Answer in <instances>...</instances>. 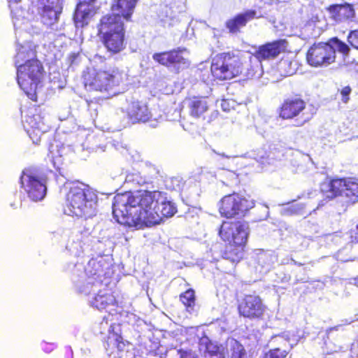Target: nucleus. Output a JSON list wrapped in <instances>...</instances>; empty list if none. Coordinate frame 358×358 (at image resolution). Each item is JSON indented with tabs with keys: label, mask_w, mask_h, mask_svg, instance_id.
Here are the masks:
<instances>
[{
	"label": "nucleus",
	"mask_w": 358,
	"mask_h": 358,
	"mask_svg": "<svg viewBox=\"0 0 358 358\" xmlns=\"http://www.w3.org/2000/svg\"><path fill=\"white\" fill-rule=\"evenodd\" d=\"M176 213L173 203L159 191L140 190L117 194L113 198V214L121 224L143 229L159 224L163 217Z\"/></svg>",
	"instance_id": "obj_1"
},
{
	"label": "nucleus",
	"mask_w": 358,
	"mask_h": 358,
	"mask_svg": "<svg viewBox=\"0 0 358 358\" xmlns=\"http://www.w3.org/2000/svg\"><path fill=\"white\" fill-rule=\"evenodd\" d=\"M65 213L69 215L91 218L97 213L98 197L96 192L88 185L74 182L66 183Z\"/></svg>",
	"instance_id": "obj_2"
},
{
	"label": "nucleus",
	"mask_w": 358,
	"mask_h": 358,
	"mask_svg": "<svg viewBox=\"0 0 358 358\" xmlns=\"http://www.w3.org/2000/svg\"><path fill=\"white\" fill-rule=\"evenodd\" d=\"M336 50L346 55L350 48L337 38H333L328 43H315L307 52V61L310 65L315 67L328 66L335 61Z\"/></svg>",
	"instance_id": "obj_3"
},
{
	"label": "nucleus",
	"mask_w": 358,
	"mask_h": 358,
	"mask_svg": "<svg viewBox=\"0 0 358 358\" xmlns=\"http://www.w3.org/2000/svg\"><path fill=\"white\" fill-rule=\"evenodd\" d=\"M99 32L109 52L117 53L124 49L123 22L118 17L103 16L100 20Z\"/></svg>",
	"instance_id": "obj_4"
},
{
	"label": "nucleus",
	"mask_w": 358,
	"mask_h": 358,
	"mask_svg": "<svg viewBox=\"0 0 358 358\" xmlns=\"http://www.w3.org/2000/svg\"><path fill=\"white\" fill-rule=\"evenodd\" d=\"M84 84L87 90L109 92L123 80V73L117 68L107 71L89 69L83 74Z\"/></svg>",
	"instance_id": "obj_5"
},
{
	"label": "nucleus",
	"mask_w": 358,
	"mask_h": 358,
	"mask_svg": "<svg viewBox=\"0 0 358 358\" xmlns=\"http://www.w3.org/2000/svg\"><path fill=\"white\" fill-rule=\"evenodd\" d=\"M43 76V67L40 61H32L17 66V80L27 96L35 101L36 91Z\"/></svg>",
	"instance_id": "obj_6"
},
{
	"label": "nucleus",
	"mask_w": 358,
	"mask_h": 358,
	"mask_svg": "<svg viewBox=\"0 0 358 358\" xmlns=\"http://www.w3.org/2000/svg\"><path fill=\"white\" fill-rule=\"evenodd\" d=\"M241 65L237 55L229 52L217 55L212 61V76L220 80L231 79L242 73Z\"/></svg>",
	"instance_id": "obj_7"
},
{
	"label": "nucleus",
	"mask_w": 358,
	"mask_h": 358,
	"mask_svg": "<svg viewBox=\"0 0 358 358\" xmlns=\"http://www.w3.org/2000/svg\"><path fill=\"white\" fill-rule=\"evenodd\" d=\"M321 189L329 199L340 195L352 203L358 201V180L355 178L334 179L322 184Z\"/></svg>",
	"instance_id": "obj_8"
},
{
	"label": "nucleus",
	"mask_w": 358,
	"mask_h": 358,
	"mask_svg": "<svg viewBox=\"0 0 358 358\" xmlns=\"http://www.w3.org/2000/svg\"><path fill=\"white\" fill-rule=\"evenodd\" d=\"M21 187L33 201H41L46 194V186L38 172L32 169H24L20 177Z\"/></svg>",
	"instance_id": "obj_9"
},
{
	"label": "nucleus",
	"mask_w": 358,
	"mask_h": 358,
	"mask_svg": "<svg viewBox=\"0 0 358 358\" xmlns=\"http://www.w3.org/2000/svg\"><path fill=\"white\" fill-rule=\"evenodd\" d=\"M253 206L254 203L252 201H248L238 194H232L222 199L219 210L222 216L230 218L243 214Z\"/></svg>",
	"instance_id": "obj_10"
},
{
	"label": "nucleus",
	"mask_w": 358,
	"mask_h": 358,
	"mask_svg": "<svg viewBox=\"0 0 358 358\" xmlns=\"http://www.w3.org/2000/svg\"><path fill=\"white\" fill-rule=\"evenodd\" d=\"M86 271L90 277L88 279L86 287L80 290L86 294L91 292L88 290V285H92V287H96L99 282L103 281L102 278H108L112 273L110 264L103 257L90 260Z\"/></svg>",
	"instance_id": "obj_11"
},
{
	"label": "nucleus",
	"mask_w": 358,
	"mask_h": 358,
	"mask_svg": "<svg viewBox=\"0 0 358 358\" xmlns=\"http://www.w3.org/2000/svg\"><path fill=\"white\" fill-rule=\"evenodd\" d=\"M248 234V224L241 222H224L219 231V235L224 241L245 245Z\"/></svg>",
	"instance_id": "obj_12"
},
{
	"label": "nucleus",
	"mask_w": 358,
	"mask_h": 358,
	"mask_svg": "<svg viewBox=\"0 0 358 358\" xmlns=\"http://www.w3.org/2000/svg\"><path fill=\"white\" fill-rule=\"evenodd\" d=\"M43 24L52 27L58 21L63 9V0H32Z\"/></svg>",
	"instance_id": "obj_13"
},
{
	"label": "nucleus",
	"mask_w": 358,
	"mask_h": 358,
	"mask_svg": "<svg viewBox=\"0 0 358 358\" xmlns=\"http://www.w3.org/2000/svg\"><path fill=\"white\" fill-rule=\"evenodd\" d=\"M126 112L132 122H149L150 126L153 127L164 119L161 114L156 113L155 109L150 111L145 104L138 101L129 102L126 108Z\"/></svg>",
	"instance_id": "obj_14"
},
{
	"label": "nucleus",
	"mask_w": 358,
	"mask_h": 358,
	"mask_svg": "<svg viewBox=\"0 0 358 358\" xmlns=\"http://www.w3.org/2000/svg\"><path fill=\"white\" fill-rule=\"evenodd\" d=\"M187 55L186 50H174L169 52H164L160 53H155L152 59L159 64L173 67L176 70L185 69L189 64L188 59L186 57Z\"/></svg>",
	"instance_id": "obj_15"
},
{
	"label": "nucleus",
	"mask_w": 358,
	"mask_h": 358,
	"mask_svg": "<svg viewBox=\"0 0 358 358\" xmlns=\"http://www.w3.org/2000/svg\"><path fill=\"white\" fill-rule=\"evenodd\" d=\"M238 310L240 315L245 317L261 319L266 311V306L258 296L247 295L240 303Z\"/></svg>",
	"instance_id": "obj_16"
},
{
	"label": "nucleus",
	"mask_w": 358,
	"mask_h": 358,
	"mask_svg": "<svg viewBox=\"0 0 358 358\" xmlns=\"http://www.w3.org/2000/svg\"><path fill=\"white\" fill-rule=\"evenodd\" d=\"M25 122L27 125H24V127L27 134L34 143L38 144L41 135L48 131L49 126L44 124L42 117L38 114L27 117Z\"/></svg>",
	"instance_id": "obj_17"
},
{
	"label": "nucleus",
	"mask_w": 358,
	"mask_h": 358,
	"mask_svg": "<svg viewBox=\"0 0 358 358\" xmlns=\"http://www.w3.org/2000/svg\"><path fill=\"white\" fill-rule=\"evenodd\" d=\"M36 45L31 41L18 43L16 48L15 64L17 66L23 64H29L32 61H39L36 58Z\"/></svg>",
	"instance_id": "obj_18"
},
{
	"label": "nucleus",
	"mask_w": 358,
	"mask_h": 358,
	"mask_svg": "<svg viewBox=\"0 0 358 358\" xmlns=\"http://www.w3.org/2000/svg\"><path fill=\"white\" fill-rule=\"evenodd\" d=\"M286 48L287 41L285 40H278L260 46L253 56L260 62L262 59L275 58L280 53L284 52Z\"/></svg>",
	"instance_id": "obj_19"
},
{
	"label": "nucleus",
	"mask_w": 358,
	"mask_h": 358,
	"mask_svg": "<svg viewBox=\"0 0 358 358\" xmlns=\"http://www.w3.org/2000/svg\"><path fill=\"white\" fill-rule=\"evenodd\" d=\"M327 11L329 17L336 22L352 20L355 16L354 8L349 3L331 5Z\"/></svg>",
	"instance_id": "obj_20"
},
{
	"label": "nucleus",
	"mask_w": 358,
	"mask_h": 358,
	"mask_svg": "<svg viewBox=\"0 0 358 358\" xmlns=\"http://www.w3.org/2000/svg\"><path fill=\"white\" fill-rule=\"evenodd\" d=\"M305 108L306 103L301 99H287L281 106L280 116L282 119H292L299 115Z\"/></svg>",
	"instance_id": "obj_21"
},
{
	"label": "nucleus",
	"mask_w": 358,
	"mask_h": 358,
	"mask_svg": "<svg viewBox=\"0 0 358 358\" xmlns=\"http://www.w3.org/2000/svg\"><path fill=\"white\" fill-rule=\"evenodd\" d=\"M136 3V0H117L112 5V14L105 16L118 17L120 21H122V17L129 20L134 12Z\"/></svg>",
	"instance_id": "obj_22"
},
{
	"label": "nucleus",
	"mask_w": 358,
	"mask_h": 358,
	"mask_svg": "<svg viewBox=\"0 0 358 358\" xmlns=\"http://www.w3.org/2000/svg\"><path fill=\"white\" fill-rule=\"evenodd\" d=\"M255 15L256 11L248 10L229 20L226 22V26L230 32L236 33L241 28L245 27L248 21L252 20Z\"/></svg>",
	"instance_id": "obj_23"
},
{
	"label": "nucleus",
	"mask_w": 358,
	"mask_h": 358,
	"mask_svg": "<svg viewBox=\"0 0 358 358\" xmlns=\"http://www.w3.org/2000/svg\"><path fill=\"white\" fill-rule=\"evenodd\" d=\"M93 14L92 4L78 3L73 17L76 26L83 27L87 24Z\"/></svg>",
	"instance_id": "obj_24"
},
{
	"label": "nucleus",
	"mask_w": 358,
	"mask_h": 358,
	"mask_svg": "<svg viewBox=\"0 0 358 358\" xmlns=\"http://www.w3.org/2000/svg\"><path fill=\"white\" fill-rule=\"evenodd\" d=\"M93 14L92 4L78 3L73 17L76 26L83 27L87 24Z\"/></svg>",
	"instance_id": "obj_25"
},
{
	"label": "nucleus",
	"mask_w": 358,
	"mask_h": 358,
	"mask_svg": "<svg viewBox=\"0 0 358 358\" xmlns=\"http://www.w3.org/2000/svg\"><path fill=\"white\" fill-rule=\"evenodd\" d=\"M115 299L109 290H100L92 299L90 305L99 310L106 309L108 306L115 303Z\"/></svg>",
	"instance_id": "obj_26"
},
{
	"label": "nucleus",
	"mask_w": 358,
	"mask_h": 358,
	"mask_svg": "<svg viewBox=\"0 0 358 358\" xmlns=\"http://www.w3.org/2000/svg\"><path fill=\"white\" fill-rule=\"evenodd\" d=\"M244 247L245 245L229 243L222 252V257L233 263L238 262L243 258Z\"/></svg>",
	"instance_id": "obj_27"
},
{
	"label": "nucleus",
	"mask_w": 358,
	"mask_h": 358,
	"mask_svg": "<svg viewBox=\"0 0 358 358\" xmlns=\"http://www.w3.org/2000/svg\"><path fill=\"white\" fill-rule=\"evenodd\" d=\"M263 69L261 62L253 55L250 57V68H247L242 73L248 79H258L263 75Z\"/></svg>",
	"instance_id": "obj_28"
},
{
	"label": "nucleus",
	"mask_w": 358,
	"mask_h": 358,
	"mask_svg": "<svg viewBox=\"0 0 358 358\" xmlns=\"http://www.w3.org/2000/svg\"><path fill=\"white\" fill-rule=\"evenodd\" d=\"M189 108L192 117H199L207 111L208 105L205 99L194 98L189 101Z\"/></svg>",
	"instance_id": "obj_29"
},
{
	"label": "nucleus",
	"mask_w": 358,
	"mask_h": 358,
	"mask_svg": "<svg viewBox=\"0 0 358 358\" xmlns=\"http://www.w3.org/2000/svg\"><path fill=\"white\" fill-rule=\"evenodd\" d=\"M227 347L231 358H251L244 346L235 339L229 340Z\"/></svg>",
	"instance_id": "obj_30"
},
{
	"label": "nucleus",
	"mask_w": 358,
	"mask_h": 358,
	"mask_svg": "<svg viewBox=\"0 0 358 358\" xmlns=\"http://www.w3.org/2000/svg\"><path fill=\"white\" fill-rule=\"evenodd\" d=\"M206 358H225L224 348L210 343L206 345Z\"/></svg>",
	"instance_id": "obj_31"
},
{
	"label": "nucleus",
	"mask_w": 358,
	"mask_h": 358,
	"mask_svg": "<svg viewBox=\"0 0 358 358\" xmlns=\"http://www.w3.org/2000/svg\"><path fill=\"white\" fill-rule=\"evenodd\" d=\"M276 257L271 254L262 253L259 257V264L262 266L263 271L262 272L266 273L268 271L273 265L276 262Z\"/></svg>",
	"instance_id": "obj_32"
},
{
	"label": "nucleus",
	"mask_w": 358,
	"mask_h": 358,
	"mask_svg": "<svg viewBox=\"0 0 358 358\" xmlns=\"http://www.w3.org/2000/svg\"><path fill=\"white\" fill-rule=\"evenodd\" d=\"M107 345L112 349L116 348L118 351H122L125 347L122 338L120 335L110 331L107 339Z\"/></svg>",
	"instance_id": "obj_33"
},
{
	"label": "nucleus",
	"mask_w": 358,
	"mask_h": 358,
	"mask_svg": "<svg viewBox=\"0 0 358 358\" xmlns=\"http://www.w3.org/2000/svg\"><path fill=\"white\" fill-rule=\"evenodd\" d=\"M180 301L187 308H192L195 303L194 292L188 289L180 295Z\"/></svg>",
	"instance_id": "obj_34"
},
{
	"label": "nucleus",
	"mask_w": 358,
	"mask_h": 358,
	"mask_svg": "<svg viewBox=\"0 0 358 358\" xmlns=\"http://www.w3.org/2000/svg\"><path fill=\"white\" fill-rule=\"evenodd\" d=\"M304 205L303 203H294L285 209V212L289 215H303Z\"/></svg>",
	"instance_id": "obj_35"
},
{
	"label": "nucleus",
	"mask_w": 358,
	"mask_h": 358,
	"mask_svg": "<svg viewBox=\"0 0 358 358\" xmlns=\"http://www.w3.org/2000/svg\"><path fill=\"white\" fill-rule=\"evenodd\" d=\"M11 13L13 15V25L15 27H20V21L24 18V11L20 10L17 8H11Z\"/></svg>",
	"instance_id": "obj_36"
},
{
	"label": "nucleus",
	"mask_w": 358,
	"mask_h": 358,
	"mask_svg": "<svg viewBox=\"0 0 358 358\" xmlns=\"http://www.w3.org/2000/svg\"><path fill=\"white\" fill-rule=\"evenodd\" d=\"M287 355L286 350H282L279 348H275L269 351L266 354L264 358H285Z\"/></svg>",
	"instance_id": "obj_37"
},
{
	"label": "nucleus",
	"mask_w": 358,
	"mask_h": 358,
	"mask_svg": "<svg viewBox=\"0 0 358 358\" xmlns=\"http://www.w3.org/2000/svg\"><path fill=\"white\" fill-rule=\"evenodd\" d=\"M168 356L169 357H173L175 358H196L192 353L182 350H173Z\"/></svg>",
	"instance_id": "obj_38"
},
{
	"label": "nucleus",
	"mask_w": 358,
	"mask_h": 358,
	"mask_svg": "<svg viewBox=\"0 0 358 358\" xmlns=\"http://www.w3.org/2000/svg\"><path fill=\"white\" fill-rule=\"evenodd\" d=\"M62 154L59 150H55V147L53 145H52L50 148V154L49 157L52 159V162L54 164H56L57 163H60L59 158L62 157Z\"/></svg>",
	"instance_id": "obj_39"
},
{
	"label": "nucleus",
	"mask_w": 358,
	"mask_h": 358,
	"mask_svg": "<svg viewBox=\"0 0 358 358\" xmlns=\"http://www.w3.org/2000/svg\"><path fill=\"white\" fill-rule=\"evenodd\" d=\"M350 44L356 49H358V30L351 31L348 37Z\"/></svg>",
	"instance_id": "obj_40"
},
{
	"label": "nucleus",
	"mask_w": 358,
	"mask_h": 358,
	"mask_svg": "<svg viewBox=\"0 0 358 358\" xmlns=\"http://www.w3.org/2000/svg\"><path fill=\"white\" fill-rule=\"evenodd\" d=\"M351 88L349 86L344 87L341 91V94L342 96L341 100L343 103H347L349 100V96L351 93Z\"/></svg>",
	"instance_id": "obj_41"
},
{
	"label": "nucleus",
	"mask_w": 358,
	"mask_h": 358,
	"mask_svg": "<svg viewBox=\"0 0 358 358\" xmlns=\"http://www.w3.org/2000/svg\"><path fill=\"white\" fill-rule=\"evenodd\" d=\"M132 177V180L139 185H143L145 184L148 183V180H146L145 178H143L138 174L133 175Z\"/></svg>",
	"instance_id": "obj_42"
},
{
	"label": "nucleus",
	"mask_w": 358,
	"mask_h": 358,
	"mask_svg": "<svg viewBox=\"0 0 358 358\" xmlns=\"http://www.w3.org/2000/svg\"><path fill=\"white\" fill-rule=\"evenodd\" d=\"M55 347V345L54 343H51V344L45 343V346L43 348V350L45 351L46 352H50L51 351L53 350Z\"/></svg>",
	"instance_id": "obj_43"
},
{
	"label": "nucleus",
	"mask_w": 358,
	"mask_h": 358,
	"mask_svg": "<svg viewBox=\"0 0 358 358\" xmlns=\"http://www.w3.org/2000/svg\"><path fill=\"white\" fill-rule=\"evenodd\" d=\"M288 341L290 343V345L293 346L294 345L296 344V343L298 341V339H296V338H292V339L288 338Z\"/></svg>",
	"instance_id": "obj_44"
},
{
	"label": "nucleus",
	"mask_w": 358,
	"mask_h": 358,
	"mask_svg": "<svg viewBox=\"0 0 358 358\" xmlns=\"http://www.w3.org/2000/svg\"><path fill=\"white\" fill-rule=\"evenodd\" d=\"M96 0H80L79 3L83 2L84 3L92 4Z\"/></svg>",
	"instance_id": "obj_45"
},
{
	"label": "nucleus",
	"mask_w": 358,
	"mask_h": 358,
	"mask_svg": "<svg viewBox=\"0 0 358 358\" xmlns=\"http://www.w3.org/2000/svg\"><path fill=\"white\" fill-rule=\"evenodd\" d=\"M350 283L358 286V276L357 278L351 279Z\"/></svg>",
	"instance_id": "obj_46"
},
{
	"label": "nucleus",
	"mask_w": 358,
	"mask_h": 358,
	"mask_svg": "<svg viewBox=\"0 0 358 358\" xmlns=\"http://www.w3.org/2000/svg\"><path fill=\"white\" fill-rule=\"evenodd\" d=\"M20 1H21V0H8V2H9L10 3H18V2H20Z\"/></svg>",
	"instance_id": "obj_47"
},
{
	"label": "nucleus",
	"mask_w": 358,
	"mask_h": 358,
	"mask_svg": "<svg viewBox=\"0 0 358 358\" xmlns=\"http://www.w3.org/2000/svg\"><path fill=\"white\" fill-rule=\"evenodd\" d=\"M218 155L222 157H226V158H229V156L226 155L224 153H218V152H216Z\"/></svg>",
	"instance_id": "obj_48"
},
{
	"label": "nucleus",
	"mask_w": 358,
	"mask_h": 358,
	"mask_svg": "<svg viewBox=\"0 0 358 358\" xmlns=\"http://www.w3.org/2000/svg\"><path fill=\"white\" fill-rule=\"evenodd\" d=\"M203 80L205 82V83H208L211 80H209L208 78L206 79L204 78V75H203V78H202Z\"/></svg>",
	"instance_id": "obj_49"
}]
</instances>
